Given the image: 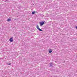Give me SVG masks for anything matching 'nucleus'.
Returning <instances> with one entry per match:
<instances>
[{"mask_svg": "<svg viewBox=\"0 0 77 77\" xmlns=\"http://www.w3.org/2000/svg\"><path fill=\"white\" fill-rule=\"evenodd\" d=\"M39 24H40V26H42L44 24V22L42 21L40 22H39Z\"/></svg>", "mask_w": 77, "mask_h": 77, "instance_id": "nucleus-1", "label": "nucleus"}, {"mask_svg": "<svg viewBox=\"0 0 77 77\" xmlns=\"http://www.w3.org/2000/svg\"><path fill=\"white\" fill-rule=\"evenodd\" d=\"M36 28L38 30H39V31H41V32H42V30L40 29L39 28V26L38 25L36 26Z\"/></svg>", "mask_w": 77, "mask_h": 77, "instance_id": "nucleus-2", "label": "nucleus"}, {"mask_svg": "<svg viewBox=\"0 0 77 77\" xmlns=\"http://www.w3.org/2000/svg\"><path fill=\"white\" fill-rule=\"evenodd\" d=\"M13 38H10L9 39V41H10V42H12L14 40H13Z\"/></svg>", "mask_w": 77, "mask_h": 77, "instance_id": "nucleus-3", "label": "nucleus"}, {"mask_svg": "<svg viewBox=\"0 0 77 77\" xmlns=\"http://www.w3.org/2000/svg\"><path fill=\"white\" fill-rule=\"evenodd\" d=\"M52 52V50L51 49H50L49 51V53H51Z\"/></svg>", "mask_w": 77, "mask_h": 77, "instance_id": "nucleus-4", "label": "nucleus"}, {"mask_svg": "<svg viewBox=\"0 0 77 77\" xmlns=\"http://www.w3.org/2000/svg\"><path fill=\"white\" fill-rule=\"evenodd\" d=\"M11 19H8L7 20V21H11Z\"/></svg>", "mask_w": 77, "mask_h": 77, "instance_id": "nucleus-5", "label": "nucleus"}, {"mask_svg": "<svg viewBox=\"0 0 77 77\" xmlns=\"http://www.w3.org/2000/svg\"><path fill=\"white\" fill-rule=\"evenodd\" d=\"M35 12H32V14H35Z\"/></svg>", "mask_w": 77, "mask_h": 77, "instance_id": "nucleus-6", "label": "nucleus"}, {"mask_svg": "<svg viewBox=\"0 0 77 77\" xmlns=\"http://www.w3.org/2000/svg\"><path fill=\"white\" fill-rule=\"evenodd\" d=\"M52 64H52V63H50V66H52Z\"/></svg>", "mask_w": 77, "mask_h": 77, "instance_id": "nucleus-7", "label": "nucleus"}, {"mask_svg": "<svg viewBox=\"0 0 77 77\" xmlns=\"http://www.w3.org/2000/svg\"><path fill=\"white\" fill-rule=\"evenodd\" d=\"M8 65H11V63H9L8 64Z\"/></svg>", "mask_w": 77, "mask_h": 77, "instance_id": "nucleus-8", "label": "nucleus"}, {"mask_svg": "<svg viewBox=\"0 0 77 77\" xmlns=\"http://www.w3.org/2000/svg\"><path fill=\"white\" fill-rule=\"evenodd\" d=\"M75 28H76V29H77V26H76V27H75Z\"/></svg>", "mask_w": 77, "mask_h": 77, "instance_id": "nucleus-9", "label": "nucleus"}]
</instances>
